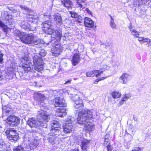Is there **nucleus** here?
<instances>
[{"mask_svg":"<svg viewBox=\"0 0 151 151\" xmlns=\"http://www.w3.org/2000/svg\"><path fill=\"white\" fill-rule=\"evenodd\" d=\"M49 114L45 109L42 108L37 112V119L33 118L29 119L27 124L31 127L37 129V131L41 133L43 131V128L47 127V123L50 119Z\"/></svg>","mask_w":151,"mask_h":151,"instance_id":"obj_1","label":"nucleus"},{"mask_svg":"<svg viewBox=\"0 0 151 151\" xmlns=\"http://www.w3.org/2000/svg\"><path fill=\"white\" fill-rule=\"evenodd\" d=\"M27 19L26 21H21L19 24L22 29L28 31H34L36 27L39 20L38 15L32 12L28 13L26 15Z\"/></svg>","mask_w":151,"mask_h":151,"instance_id":"obj_2","label":"nucleus"},{"mask_svg":"<svg viewBox=\"0 0 151 151\" xmlns=\"http://www.w3.org/2000/svg\"><path fill=\"white\" fill-rule=\"evenodd\" d=\"M92 116V112L91 111H81L78 114L77 122L81 124H85V130L90 131L93 127L91 124H88V121L91 119Z\"/></svg>","mask_w":151,"mask_h":151,"instance_id":"obj_3","label":"nucleus"},{"mask_svg":"<svg viewBox=\"0 0 151 151\" xmlns=\"http://www.w3.org/2000/svg\"><path fill=\"white\" fill-rule=\"evenodd\" d=\"M52 102V104L56 108V113L58 116L62 117L66 114L65 108L66 104L63 98L60 97L55 98L53 99Z\"/></svg>","mask_w":151,"mask_h":151,"instance_id":"obj_4","label":"nucleus"},{"mask_svg":"<svg viewBox=\"0 0 151 151\" xmlns=\"http://www.w3.org/2000/svg\"><path fill=\"white\" fill-rule=\"evenodd\" d=\"M43 29L45 32L49 35H52L54 33L55 37L57 40H60L62 36V34L60 28H59L55 31L54 29L53 24L49 21H46L43 22L42 24Z\"/></svg>","mask_w":151,"mask_h":151,"instance_id":"obj_5","label":"nucleus"},{"mask_svg":"<svg viewBox=\"0 0 151 151\" xmlns=\"http://www.w3.org/2000/svg\"><path fill=\"white\" fill-rule=\"evenodd\" d=\"M35 36L32 33L29 34L23 32L21 34L20 40L22 42L27 44L33 43L35 45H39V47L41 46L42 43H40L41 40L36 39Z\"/></svg>","mask_w":151,"mask_h":151,"instance_id":"obj_6","label":"nucleus"},{"mask_svg":"<svg viewBox=\"0 0 151 151\" xmlns=\"http://www.w3.org/2000/svg\"><path fill=\"white\" fill-rule=\"evenodd\" d=\"M37 145L36 142H32L28 145L27 143H23L22 145L18 146L14 149V151H31L35 148Z\"/></svg>","mask_w":151,"mask_h":151,"instance_id":"obj_7","label":"nucleus"},{"mask_svg":"<svg viewBox=\"0 0 151 151\" xmlns=\"http://www.w3.org/2000/svg\"><path fill=\"white\" fill-rule=\"evenodd\" d=\"M7 138L12 142H15L19 138L16 130L12 128H9L5 132Z\"/></svg>","mask_w":151,"mask_h":151,"instance_id":"obj_8","label":"nucleus"},{"mask_svg":"<svg viewBox=\"0 0 151 151\" xmlns=\"http://www.w3.org/2000/svg\"><path fill=\"white\" fill-rule=\"evenodd\" d=\"M2 117L4 119L5 116H9L13 112L12 107L11 106L7 104L6 101H2Z\"/></svg>","mask_w":151,"mask_h":151,"instance_id":"obj_9","label":"nucleus"},{"mask_svg":"<svg viewBox=\"0 0 151 151\" xmlns=\"http://www.w3.org/2000/svg\"><path fill=\"white\" fill-rule=\"evenodd\" d=\"M5 119H6V123L12 127L17 126L20 121L19 117L14 115L9 116Z\"/></svg>","mask_w":151,"mask_h":151,"instance_id":"obj_10","label":"nucleus"},{"mask_svg":"<svg viewBox=\"0 0 151 151\" xmlns=\"http://www.w3.org/2000/svg\"><path fill=\"white\" fill-rule=\"evenodd\" d=\"M50 124L52 127L51 132L56 135H58L61 132V124L56 121H53L50 122Z\"/></svg>","mask_w":151,"mask_h":151,"instance_id":"obj_11","label":"nucleus"},{"mask_svg":"<svg viewBox=\"0 0 151 151\" xmlns=\"http://www.w3.org/2000/svg\"><path fill=\"white\" fill-rule=\"evenodd\" d=\"M73 99L75 103V107L76 110L80 111L82 110L84 106L82 99H80L77 95Z\"/></svg>","mask_w":151,"mask_h":151,"instance_id":"obj_12","label":"nucleus"},{"mask_svg":"<svg viewBox=\"0 0 151 151\" xmlns=\"http://www.w3.org/2000/svg\"><path fill=\"white\" fill-rule=\"evenodd\" d=\"M45 93L44 94H42L40 93H38L37 94V98L39 99V104H40L41 106L45 107V103L44 102V99H45L49 97V95L50 94V92L48 91H46L45 92Z\"/></svg>","mask_w":151,"mask_h":151,"instance_id":"obj_13","label":"nucleus"},{"mask_svg":"<svg viewBox=\"0 0 151 151\" xmlns=\"http://www.w3.org/2000/svg\"><path fill=\"white\" fill-rule=\"evenodd\" d=\"M103 74L102 71L98 70H94L91 71L86 72V75L87 77H91L96 76V77L101 76Z\"/></svg>","mask_w":151,"mask_h":151,"instance_id":"obj_14","label":"nucleus"},{"mask_svg":"<svg viewBox=\"0 0 151 151\" xmlns=\"http://www.w3.org/2000/svg\"><path fill=\"white\" fill-rule=\"evenodd\" d=\"M22 67L24 71L27 73L31 71L33 69L32 63L30 60L27 62L25 64L22 65Z\"/></svg>","mask_w":151,"mask_h":151,"instance_id":"obj_15","label":"nucleus"},{"mask_svg":"<svg viewBox=\"0 0 151 151\" xmlns=\"http://www.w3.org/2000/svg\"><path fill=\"white\" fill-rule=\"evenodd\" d=\"M58 135H56L54 133L51 132L47 135V140L51 143L54 144L56 141V139Z\"/></svg>","mask_w":151,"mask_h":151,"instance_id":"obj_16","label":"nucleus"},{"mask_svg":"<svg viewBox=\"0 0 151 151\" xmlns=\"http://www.w3.org/2000/svg\"><path fill=\"white\" fill-rule=\"evenodd\" d=\"M54 20L56 24L61 26L63 24L62 17L59 14H55L54 15Z\"/></svg>","mask_w":151,"mask_h":151,"instance_id":"obj_17","label":"nucleus"},{"mask_svg":"<svg viewBox=\"0 0 151 151\" xmlns=\"http://www.w3.org/2000/svg\"><path fill=\"white\" fill-rule=\"evenodd\" d=\"M81 60L80 55L79 53H75L72 58V62L73 65L74 66L80 63Z\"/></svg>","mask_w":151,"mask_h":151,"instance_id":"obj_18","label":"nucleus"},{"mask_svg":"<svg viewBox=\"0 0 151 151\" xmlns=\"http://www.w3.org/2000/svg\"><path fill=\"white\" fill-rule=\"evenodd\" d=\"M61 3L64 6L68 9L69 11L72 9L73 6V3L70 0H61Z\"/></svg>","mask_w":151,"mask_h":151,"instance_id":"obj_19","label":"nucleus"},{"mask_svg":"<svg viewBox=\"0 0 151 151\" xmlns=\"http://www.w3.org/2000/svg\"><path fill=\"white\" fill-rule=\"evenodd\" d=\"M86 0H75L76 2V6L81 9L85 8L87 6V4L85 3Z\"/></svg>","mask_w":151,"mask_h":151,"instance_id":"obj_20","label":"nucleus"},{"mask_svg":"<svg viewBox=\"0 0 151 151\" xmlns=\"http://www.w3.org/2000/svg\"><path fill=\"white\" fill-rule=\"evenodd\" d=\"M84 24L86 27L91 28L94 26L93 21L90 18L86 17L84 19Z\"/></svg>","mask_w":151,"mask_h":151,"instance_id":"obj_21","label":"nucleus"},{"mask_svg":"<svg viewBox=\"0 0 151 151\" xmlns=\"http://www.w3.org/2000/svg\"><path fill=\"white\" fill-rule=\"evenodd\" d=\"M130 76L127 73H123L119 78L122 83L126 84L130 79Z\"/></svg>","mask_w":151,"mask_h":151,"instance_id":"obj_22","label":"nucleus"},{"mask_svg":"<svg viewBox=\"0 0 151 151\" xmlns=\"http://www.w3.org/2000/svg\"><path fill=\"white\" fill-rule=\"evenodd\" d=\"M63 127L73 129V125L70 119L68 118L66 120L65 124Z\"/></svg>","mask_w":151,"mask_h":151,"instance_id":"obj_23","label":"nucleus"},{"mask_svg":"<svg viewBox=\"0 0 151 151\" xmlns=\"http://www.w3.org/2000/svg\"><path fill=\"white\" fill-rule=\"evenodd\" d=\"M33 59L34 65H40L41 64L42 60L38 55H35Z\"/></svg>","mask_w":151,"mask_h":151,"instance_id":"obj_24","label":"nucleus"},{"mask_svg":"<svg viewBox=\"0 0 151 151\" xmlns=\"http://www.w3.org/2000/svg\"><path fill=\"white\" fill-rule=\"evenodd\" d=\"M3 125L1 122L0 121V129L3 128ZM6 145L3 143V141L2 139L0 138V148L2 150H5Z\"/></svg>","mask_w":151,"mask_h":151,"instance_id":"obj_25","label":"nucleus"},{"mask_svg":"<svg viewBox=\"0 0 151 151\" xmlns=\"http://www.w3.org/2000/svg\"><path fill=\"white\" fill-rule=\"evenodd\" d=\"M89 141L87 140H83L82 142L81 147L83 150H85L86 149Z\"/></svg>","mask_w":151,"mask_h":151,"instance_id":"obj_26","label":"nucleus"},{"mask_svg":"<svg viewBox=\"0 0 151 151\" xmlns=\"http://www.w3.org/2000/svg\"><path fill=\"white\" fill-rule=\"evenodd\" d=\"M111 94L113 98L114 99L119 98L121 95V93L119 91H114L112 92Z\"/></svg>","mask_w":151,"mask_h":151,"instance_id":"obj_27","label":"nucleus"},{"mask_svg":"<svg viewBox=\"0 0 151 151\" xmlns=\"http://www.w3.org/2000/svg\"><path fill=\"white\" fill-rule=\"evenodd\" d=\"M52 52L55 54H59L60 53V49L58 47L53 46L52 48Z\"/></svg>","mask_w":151,"mask_h":151,"instance_id":"obj_28","label":"nucleus"},{"mask_svg":"<svg viewBox=\"0 0 151 151\" xmlns=\"http://www.w3.org/2000/svg\"><path fill=\"white\" fill-rule=\"evenodd\" d=\"M23 32H21L18 29L16 28L13 29V33L14 35L17 36H18L20 39V37L21 34H22Z\"/></svg>","mask_w":151,"mask_h":151,"instance_id":"obj_29","label":"nucleus"},{"mask_svg":"<svg viewBox=\"0 0 151 151\" xmlns=\"http://www.w3.org/2000/svg\"><path fill=\"white\" fill-rule=\"evenodd\" d=\"M0 27H1L3 29V31L5 32H7L8 31V28L7 27V26L5 25L0 20Z\"/></svg>","mask_w":151,"mask_h":151,"instance_id":"obj_30","label":"nucleus"},{"mask_svg":"<svg viewBox=\"0 0 151 151\" xmlns=\"http://www.w3.org/2000/svg\"><path fill=\"white\" fill-rule=\"evenodd\" d=\"M42 63L40 65H34V69L37 71H41L43 69V68L42 66Z\"/></svg>","mask_w":151,"mask_h":151,"instance_id":"obj_31","label":"nucleus"},{"mask_svg":"<svg viewBox=\"0 0 151 151\" xmlns=\"http://www.w3.org/2000/svg\"><path fill=\"white\" fill-rule=\"evenodd\" d=\"M131 95L130 93H125L122 95V99L123 101H126L131 97Z\"/></svg>","mask_w":151,"mask_h":151,"instance_id":"obj_32","label":"nucleus"},{"mask_svg":"<svg viewBox=\"0 0 151 151\" xmlns=\"http://www.w3.org/2000/svg\"><path fill=\"white\" fill-rule=\"evenodd\" d=\"M111 20L110 21V25L112 29H116V25L114 23V21L112 17L110 16Z\"/></svg>","mask_w":151,"mask_h":151,"instance_id":"obj_33","label":"nucleus"},{"mask_svg":"<svg viewBox=\"0 0 151 151\" xmlns=\"http://www.w3.org/2000/svg\"><path fill=\"white\" fill-rule=\"evenodd\" d=\"M29 61V58L27 56L24 57L20 59V62L24 64Z\"/></svg>","mask_w":151,"mask_h":151,"instance_id":"obj_34","label":"nucleus"},{"mask_svg":"<svg viewBox=\"0 0 151 151\" xmlns=\"http://www.w3.org/2000/svg\"><path fill=\"white\" fill-rule=\"evenodd\" d=\"M63 129L64 132L66 134H68L71 132L73 130V129H70V128L64 127H63Z\"/></svg>","mask_w":151,"mask_h":151,"instance_id":"obj_35","label":"nucleus"},{"mask_svg":"<svg viewBox=\"0 0 151 151\" xmlns=\"http://www.w3.org/2000/svg\"><path fill=\"white\" fill-rule=\"evenodd\" d=\"M46 53L47 52L45 50L42 49L40 50L39 54L41 57H44L46 55Z\"/></svg>","mask_w":151,"mask_h":151,"instance_id":"obj_36","label":"nucleus"},{"mask_svg":"<svg viewBox=\"0 0 151 151\" xmlns=\"http://www.w3.org/2000/svg\"><path fill=\"white\" fill-rule=\"evenodd\" d=\"M149 0H138V5L139 6H141L142 4H145ZM151 1V0L150 1Z\"/></svg>","mask_w":151,"mask_h":151,"instance_id":"obj_37","label":"nucleus"},{"mask_svg":"<svg viewBox=\"0 0 151 151\" xmlns=\"http://www.w3.org/2000/svg\"><path fill=\"white\" fill-rule=\"evenodd\" d=\"M70 12V14L71 15V17L73 18H75V19L77 17L78 15L76 13L73 12H71L69 11Z\"/></svg>","mask_w":151,"mask_h":151,"instance_id":"obj_38","label":"nucleus"},{"mask_svg":"<svg viewBox=\"0 0 151 151\" xmlns=\"http://www.w3.org/2000/svg\"><path fill=\"white\" fill-rule=\"evenodd\" d=\"M76 20L79 23L82 22L83 21L81 17L78 15L77 17L76 18Z\"/></svg>","mask_w":151,"mask_h":151,"instance_id":"obj_39","label":"nucleus"},{"mask_svg":"<svg viewBox=\"0 0 151 151\" xmlns=\"http://www.w3.org/2000/svg\"><path fill=\"white\" fill-rule=\"evenodd\" d=\"M143 149V148L142 147H136L134 148L132 151H142Z\"/></svg>","mask_w":151,"mask_h":151,"instance_id":"obj_40","label":"nucleus"},{"mask_svg":"<svg viewBox=\"0 0 151 151\" xmlns=\"http://www.w3.org/2000/svg\"><path fill=\"white\" fill-rule=\"evenodd\" d=\"M107 78V77H102L99 79H97L96 80L94 83L95 84H97L98 82L100 81L103 80L105 79H106Z\"/></svg>","mask_w":151,"mask_h":151,"instance_id":"obj_41","label":"nucleus"},{"mask_svg":"<svg viewBox=\"0 0 151 151\" xmlns=\"http://www.w3.org/2000/svg\"><path fill=\"white\" fill-rule=\"evenodd\" d=\"M4 73H5L4 71L2 72L0 69V81L5 78V76L3 75Z\"/></svg>","mask_w":151,"mask_h":151,"instance_id":"obj_42","label":"nucleus"},{"mask_svg":"<svg viewBox=\"0 0 151 151\" xmlns=\"http://www.w3.org/2000/svg\"><path fill=\"white\" fill-rule=\"evenodd\" d=\"M129 28L130 29V31H131V33L132 34L135 32H136L137 31L136 30V29H134L132 27V26H130L129 27Z\"/></svg>","mask_w":151,"mask_h":151,"instance_id":"obj_43","label":"nucleus"},{"mask_svg":"<svg viewBox=\"0 0 151 151\" xmlns=\"http://www.w3.org/2000/svg\"><path fill=\"white\" fill-rule=\"evenodd\" d=\"M129 28L130 29V31H131V33L132 34L135 32H136L137 31L136 30V29H134L132 27V26H130L129 27Z\"/></svg>","mask_w":151,"mask_h":151,"instance_id":"obj_44","label":"nucleus"},{"mask_svg":"<svg viewBox=\"0 0 151 151\" xmlns=\"http://www.w3.org/2000/svg\"><path fill=\"white\" fill-rule=\"evenodd\" d=\"M3 54L0 51V63H1L3 61Z\"/></svg>","mask_w":151,"mask_h":151,"instance_id":"obj_45","label":"nucleus"},{"mask_svg":"<svg viewBox=\"0 0 151 151\" xmlns=\"http://www.w3.org/2000/svg\"><path fill=\"white\" fill-rule=\"evenodd\" d=\"M107 148L108 151H111L113 149L112 147L110 145H108L107 146Z\"/></svg>","mask_w":151,"mask_h":151,"instance_id":"obj_46","label":"nucleus"},{"mask_svg":"<svg viewBox=\"0 0 151 151\" xmlns=\"http://www.w3.org/2000/svg\"><path fill=\"white\" fill-rule=\"evenodd\" d=\"M148 40V38L143 37L142 41L144 42H147V40Z\"/></svg>","mask_w":151,"mask_h":151,"instance_id":"obj_47","label":"nucleus"},{"mask_svg":"<svg viewBox=\"0 0 151 151\" xmlns=\"http://www.w3.org/2000/svg\"><path fill=\"white\" fill-rule=\"evenodd\" d=\"M132 34L134 37H138V36L139 35V32L137 31H136V32H135Z\"/></svg>","mask_w":151,"mask_h":151,"instance_id":"obj_48","label":"nucleus"},{"mask_svg":"<svg viewBox=\"0 0 151 151\" xmlns=\"http://www.w3.org/2000/svg\"><path fill=\"white\" fill-rule=\"evenodd\" d=\"M148 47H149L150 46H151V40L150 39L148 38V40H147Z\"/></svg>","mask_w":151,"mask_h":151,"instance_id":"obj_49","label":"nucleus"},{"mask_svg":"<svg viewBox=\"0 0 151 151\" xmlns=\"http://www.w3.org/2000/svg\"><path fill=\"white\" fill-rule=\"evenodd\" d=\"M125 101H123L122 99L121 100L119 101V106H121L124 104V102Z\"/></svg>","mask_w":151,"mask_h":151,"instance_id":"obj_50","label":"nucleus"},{"mask_svg":"<svg viewBox=\"0 0 151 151\" xmlns=\"http://www.w3.org/2000/svg\"><path fill=\"white\" fill-rule=\"evenodd\" d=\"M85 11L88 14H91V11L88 8H86L85 9Z\"/></svg>","mask_w":151,"mask_h":151,"instance_id":"obj_51","label":"nucleus"},{"mask_svg":"<svg viewBox=\"0 0 151 151\" xmlns=\"http://www.w3.org/2000/svg\"><path fill=\"white\" fill-rule=\"evenodd\" d=\"M72 81L71 79H68L67 81H66L65 84H69L70 83L71 81Z\"/></svg>","mask_w":151,"mask_h":151,"instance_id":"obj_52","label":"nucleus"},{"mask_svg":"<svg viewBox=\"0 0 151 151\" xmlns=\"http://www.w3.org/2000/svg\"><path fill=\"white\" fill-rule=\"evenodd\" d=\"M143 37H139L138 36V37H137L138 40L140 42L142 41V39L143 38Z\"/></svg>","mask_w":151,"mask_h":151,"instance_id":"obj_53","label":"nucleus"},{"mask_svg":"<svg viewBox=\"0 0 151 151\" xmlns=\"http://www.w3.org/2000/svg\"><path fill=\"white\" fill-rule=\"evenodd\" d=\"M21 7L22 9L24 10H27L28 9V8L27 7H26L25 6H21Z\"/></svg>","mask_w":151,"mask_h":151,"instance_id":"obj_54","label":"nucleus"},{"mask_svg":"<svg viewBox=\"0 0 151 151\" xmlns=\"http://www.w3.org/2000/svg\"><path fill=\"white\" fill-rule=\"evenodd\" d=\"M109 68V67L107 65H106L104 66V67H103L102 68L107 70V69H108Z\"/></svg>","mask_w":151,"mask_h":151,"instance_id":"obj_55","label":"nucleus"},{"mask_svg":"<svg viewBox=\"0 0 151 151\" xmlns=\"http://www.w3.org/2000/svg\"><path fill=\"white\" fill-rule=\"evenodd\" d=\"M4 14L6 15V16H5V18L6 19H8V14L7 12H6V13H4Z\"/></svg>","mask_w":151,"mask_h":151,"instance_id":"obj_56","label":"nucleus"},{"mask_svg":"<svg viewBox=\"0 0 151 151\" xmlns=\"http://www.w3.org/2000/svg\"><path fill=\"white\" fill-rule=\"evenodd\" d=\"M105 48H106L107 49H110L109 46L108 45L106 46Z\"/></svg>","mask_w":151,"mask_h":151,"instance_id":"obj_57","label":"nucleus"},{"mask_svg":"<svg viewBox=\"0 0 151 151\" xmlns=\"http://www.w3.org/2000/svg\"><path fill=\"white\" fill-rule=\"evenodd\" d=\"M72 151H79L78 150H73Z\"/></svg>","mask_w":151,"mask_h":151,"instance_id":"obj_58","label":"nucleus"},{"mask_svg":"<svg viewBox=\"0 0 151 151\" xmlns=\"http://www.w3.org/2000/svg\"><path fill=\"white\" fill-rule=\"evenodd\" d=\"M144 12V13H143V14H145V12Z\"/></svg>","mask_w":151,"mask_h":151,"instance_id":"obj_59","label":"nucleus"},{"mask_svg":"<svg viewBox=\"0 0 151 151\" xmlns=\"http://www.w3.org/2000/svg\"><path fill=\"white\" fill-rule=\"evenodd\" d=\"M106 136H107L106 135V136H105V139L106 138Z\"/></svg>","mask_w":151,"mask_h":151,"instance_id":"obj_60","label":"nucleus"}]
</instances>
